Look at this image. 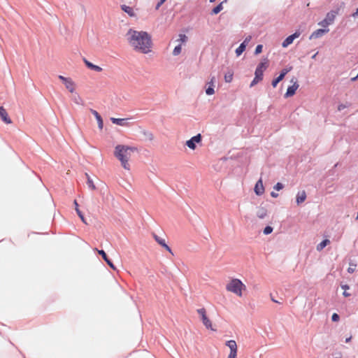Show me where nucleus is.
<instances>
[{
	"label": "nucleus",
	"mask_w": 358,
	"mask_h": 358,
	"mask_svg": "<svg viewBox=\"0 0 358 358\" xmlns=\"http://www.w3.org/2000/svg\"><path fill=\"white\" fill-rule=\"evenodd\" d=\"M99 254L101 255L102 258L104 259V261L106 262V264L113 270H116V268L115 266V265L113 264V262L111 261V259H110L106 253L105 252L104 250H99L98 251Z\"/></svg>",
	"instance_id": "obj_14"
},
{
	"label": "nucleus",
	"mask_w": 358,
	"mask_h": 358,
	"mask_svg": "<svg viewBox=\"0 0 358 358\" xmlns=\"http://www.w3.org/2000/svg\"><path fill=\"white\" fill-rule=\"evenodd\" d=\"M233 75H234V73L232 71H229L227 73H225L224 81L226 83H231L233 80Z\"/></svg>",
	"instance_id": "obj_31"
},
{
	"label": "nucleus",
	"mask_w": 358,
	"mask_h": 358,
	"mask_svg": "<svg viewBox=\"0 0 358 358\" xmlns=\"http://www.w3.org/2000/svg\"><path fill=\"white\" fill-rule=\"evenodd\" d=\"M254 191L257 196H261L264 192V187L262 178H260L255 184Z\"/></svg>",
	"instance_id": "obj_12"
},
{
	"label": "nucleus",
	"mask_w": 358,
	"mask_h": 358,
	"mask_svg": "<svg viewBox=\"0 0 358 358\" xmlns=\"http://www.w3.org/2000/svg\"><path fill=\"white\" fill-rule=\"evenodd\" d=\"M90 112L94 115L96 120H97L99 128L100 129H102L103 127V119H102L101 116L100 115V114L96 110H95L94 109H90Z\"/></svg>",
	"instance_id": "obj_15"
},
{
	"label": "nucleus",
	"mask_w": 358,
	"mask_h": 358,
	"mask_svg": "<svg viewBox=\"0 0 358 358\" xmlns=\"http://www.w3.org/2000/svg\"><path fill=\"white\" fill-rule=\"evenodd\" d=\"M292 69V66H289L288 68H285L281 70L280 72L279 76H281V77L284 79L285 76Z\"/></svg>",
	"instance_id": "obj_33"
},
{
	"label": "nucleus",
	"mask_w": 358,
	"mask_h": 358,
	"mask_svg": "<svg viewBox=\"0 0 358 358\" xmlns=\"http://www.w3.org/2000/svg\"><path fill=\"white\" fill-rule=\"evenodd\" d=\"M341 288H342L343 289H344V291H346L347 289H350L349 285H347V284L341 285Z\"/></svg>",
	"instance_id": "obj_47"
},
{
	"label": "nucleus",
	"mask_w": 358,
	"mask_h": 358,
	"mask_svg": "<svg viewBox=\"0 0 358 358\" xmlns=\"http://www.w3.org/2000/svg\"><path fill=\"white\" fill-rule=\"evenodd\" d=\"M329 243V239H324L317 245V250L318 251L323 250Z\"/></svg>",
	"instance_id": "obj_29"
},
{
	"label": "nucleus",
	"mask_w": 358,
	"mask_h": 358,
	"mask_svg": "<svg viewBox=\"0 0 358 358\" xmlns=\"http://www.w3.org/2000/svg\"><path fill=\"white\" fill-rule=\"evenodd\" d=\"M236 356H237V352H234L233 350V352H230V353L228 356V358H236Z\"/></svg>",
	"instance_id": "obj_44"
},
{
	"label": "nucleus",
	"mask_w": 358,
	"mask_h": 358,
	"mask_svg": "<svg viewBox=\"0 0 358 358\" xmlns=\"http://www.w3.org/2000/svg\"><path fill=\"white\" fill-rule=\"evenodd\" d=\"M268 66V60L267 58H264L261 61V62L257 65L255 70H259L260 72L264 73V71L267 69Z\"/></svg>",
	"instance_id": "obj_16"
},
{
	"label": "nucleus",
	"mask_w": 358,
	"mask_h": 358,
	"mask_svg": "<svg viewBox=\"0 0 358 358\" xmlns=\"http://www.w3.org/2000/svg\"><path fill=\"white\" fill-rule=\"evenodd\" d=\"M202 141V136L198 134L192 136L190 139L186 141L185 145L190 149L194 150L196 148V143H199Z\"/></svg>",
	"instance_id": "obj_6"
},
{
	"label": "nucleus",
	"mask_w": 358,
	"mask_h": 358,
	"mask_svg": "<svg viewBox=\"0 0 358 358\" xmlns=\"http://www.w3.org/2000/svg\"><path fill=\"white\" fill-rule=\"evenodd\" d=\"M343 295L345 296V297H348V296H350V294L349 292L346 291H344L343 293Z\"/></svg>",
	"instance_id": "obj_50"
},
{
	"label": "nucleus",
	"mask_w": 358,
	"mask_h": 358,
	"mask_svg": "<svg viewBox=\"0 0 358 358\" xmlns=\"http://www.w3.org/2000/svg\"><path fill=\"white\" fill-rule=\"evenodd\" d=\"M111 122L113 124H115L117 125L123 126L125 124L126 121L127 119L125 118H115V117H111L110 118Z\"/></svg>",
	"instance_id": "obj_25"
},
{
	"label": "nucleus",
	"mask_w": 358,
	"mask_h": 358,
	"mask_svg": "<svg viewBox=\"0 0 358 358\" xmlns=\"http://www.w3.org/2000/svg\"><path fill=\"white\" fill-rule=\"evenodd\" d=\"M181 50H182V47H181V45L179 44V45H176L175 47V48L173 49V55L174 56H177V55H178L181 52Z\"/></svg>",
	"instance_id": "obj_36"
},
{
	"label": "nucleus",
	"mask_w": 358,
	"mask_h": 358,
	"mask_svg": "<svg viewBox=\"0 0 358 358\" xmlns=\"http://www.w3.org/2000/svg\"><path fill=\"white\" fill-rule=\"evenodd\" d=\"M153 237L157 243H158L162 248L173 255L171 248L166 244L165 240L155 234H153Z\"/></svg>",
	"instance_id": "obj_9"
},
{
	"label": "nucleus",
	"mask_w": 358,
	"mask_h": 358,
	"mask_svg": "<svg viewBox=\"0 0 358 358\" xmlns=\"http://www.w3.org/2000/svg\"><path fill=\"white\" fill-rule=\"evenodd\" d=\"M223 2L224 1L220 3L215 7H214L212 9V10H211L210 14L211 15H217V14H218L223 9V6H222Z\"/></svg>",
	"instance_id": "obj_27"
},
{
	"label": "nucleus",
	"mask_w": 358,
	"mask_h": 358,
	"mask_svg": "<svg viewBox=\"0 0 358 358\" xmlns=\"http://www.w3.org/2000/svg\"><path fill=\"white\" fill-rule=\"evenodd\" d=\"M215 1V0H210V3H213V2H214Z\"/></svg>",
	"instance_id": "obj_56"
},
{
	"label": "nucleus",
	"mask_w": 358,
	"mask_h": 358,
	"mask_svg": "<svg viewBox=\"0 0 358 358\" xmlns=\"http://www.w3.org/2000/svg\"><path fill=\"white\" fill-rule=\"evenodd\" d=\"M197 313L201 316V319L202 320V322H203V325L207 329H211L213 331H215V329H214L212 327V323H211L210 320L208 319V317L206 315V309L204 308H199V309L197 310Z\"/></svg>",
	"instance_id": "obj_5"
},
{
	"label": "nucleus",
	"mask_w": 358,
	"mask_h": 358,
	"mask_svg": "<svg viewBox=\"0 0 358 358\" xmlns=\"http://www.w3.org/2000/svg\"><path fill=\"white\" fill-rule=\"evenodd\" d=\"M263 45L262 44H259L256 46L255 50V55H259L262 52Z\"/></svg>",
	"instance_id": "obj_39"
},
{
	"label": "nucleus",
	"mask_w": 358,
	"mask_h": 358,
	"mask_svg": "<svg viewBox=\"0 0 358 358\" xmlns=\"http://www.w3.org/2000/svg\"><path fill=\"white\" fill-rule=\"evenodd\" d=\"M178 36V41L180 43H185L187 41V36L184 34H180Z\"/></svg>",
	"instance_id": "obj_38"
},
{
	"label": "nucleus",
	"mask_w": 358,
	"mask_h": 358,
	"mask_svg": "<svg viewBox=\"0 0 358 358\" xmlns=\"http://www.w3.org/2000/svg\"><path fill=\"white\" fill-rule=\"evenodd\" d=\"M121 7V9L124 12L126 13L130 17H134L136 15L134 11V9L129 6H127V5H121L120 6Z\"/></svg>",
	"instance_id": "obj_19"
},
{
	"label": "nucleus",
	"mask_w": 358,
	"mask_h": 358,
	"mask_svg": "<svg viewBox=\"0 0 358 358\" xmlns=\"http://www.w3.org/2000/svg\"><path fill=\"white\" fill-rule=\"evenodd\" d=\"M335 358H341V357H335Z\"/></svg>",
	"instance_id": "obj_57"
},
{
	"label": "nucleus",
	"mask_w": 358,
	"mask_h": 358,
	"mask_svg": "<svg viewBox=\"0 0 358 358\" xmlns=\"http://www.w3.org/2000/svg\"><path fill=\"white\" fill-rule=\"evenodd\" d=\"M137 150L135 147H130L127 145H117L115 148V156L121 162V164L124 169L129 170V165L128 164V157L130 152Z\"/></svg>",
	"instance_id": "obj_2"
},
{
	"label": "nucleus",
	"mask_w": 358,
	"mask_h": 358,
	"mask_svg": "<svg viewBox=\"0 0 358 358\" xmlns=\"http://www.w3.org/2000/svg\"><path fill=\"white\" fill-rule=\"evenodd\" d=\"M282 80L283 78L281 77V76H278V77L275 78L271 82L272 87L273 88L276 87L278 84Z\"/></svg>",
	"instance_id": "obj_32"
},
{
	"label": "nucleus",
	"mask_w": 358,
	"mask_h": 358,
	"mask_svg": "<svg viewBox=\"0 0 358 358\" xmlns=\"http://www.w3.org/2000/svg\"><path fill=\"white\" fill-rule=\"evenodd\" d=\"M73 203L75 205V210H76V213L78 214V217L80 218V220H82L83 222H84L85 224H87V222H86L85 217H84L83 213L79 209V205H78L77 201L74 200Z\"/></svg>",
	"instance_id": "obj_20"
},
{
	"label": "nucleus",
	"mask_w": 358,
	"mask_h": 358,
	"mask_svg": "<svg viewBox=\"0 0 358 358\" xmlns=\"http://www.w3.org/2000/svg\"><path fill=\"white\" fill-rule=\"evenodd\" d=\"M271 196L273 198H277L278 196V194L275 192H271Z\"/></svg>",
	"instance_id": "obj_48"
},
{
	"label": "nucleus",
	"mask_w": 358,
	"mask_h": 358,
	"mask_svg": "<svg viewBox=\"0 0 358 358\" xmlns=\"http://www.w3.org/2000/svg\"><path fill=\"white\" fill-rule=\"evenodd\" d=\"M329 31V29L328 28H323V29H318L315 31H314L311 35L310 36L309 38H318L322 36L326 33H328Z\"/></svg>",
	"instance_id": "obj_10"
},
{
	"label": "nucleus",
	"mask_w": 358,
	"mask_h": 358,
	"mask_svg": "<svg viewBox=\"0 0 358 358\" xmlns=\"http://www.w3.org/2000/svg\"><path fill=\"white\" fill-rule=\"evenodd\" d=\"M352 16L353 17H358V8L356 9L355 12V13H353L352 14Z\"/></svg>",
	"instance_id": "obj_49"
},
{
	"label": "nucleus",
	"mask_w": 358,
	"mask_h": 358,
	"mask_svg": "<svg viewBox=\"0 0 358 358\" xmlns=\"http://www.w3.org/2000/svg\"><path fill=\"white\" fill-rule=\"evenodd\" d=\"M338 165V163H336L335 165H334V168L337 167Z\"/></svg>",
	"instance_id": "obj_55"
},
{
	"label": "nucleus",
	"mask_w": 358,
	"mask_h": 358,
	"mask_svg": "<svg viewBox=\"0 0 358 358\" xmlns=\"http://www.w3.org/2000/svg\"><path fill=\"white\" fill-rule=\"evenodd\" d=\"M71 100L76 103V104H78V105H81V106H83L84 105V101L83 100V99L80 97V96L76 93V92H73V95H72V97H71Z\"/></svg>",
	"instance_id": "obj_21"
},
{
	"label": "nucleus",
	"mask_w": 358,
	"mask_h": 358,
	"mask_svg": "<svg viewBox=\"0 0 358 358\" xmlns=\"http://www.w3.org/2000/svg\"><path fill=\"white\" fill-rule=\"evenodd\" d=\"M226 345L229 348L230 352H237V344L234 340H230L226 342Z\"/></svg>",
	"instance_id": "obj_23"
},
{
	"label": "nucleus",
	"mask_w": 358,
	"mask_h": 358,
	"mask_svg": "<svg viewBox=\"0 0 358 358\" xmlns=\"http://www.w3.org/2000/svg\"><path fill=\"white\" fill-rule=\"evenodd\" d=\"M339 320H340L339 315L336 313H333V315H331V320L333 322H338Z\"/></svg>",
	"instance_id": "obj_42"
},
{
	"label": "nucleus",
	"mask_w": 358,
	"mask_h": 358,
	"mask_svg": "<svg viewBox=\"0 0 358 358\" xmlns=\"http://www.w3.org/2000/svg\"><path fill=\"white\" fill-rule=\"evenodd\" d=\"M300 36L299 31H295L294 34L288 36L282 43V46L283 48H287L290 44H292L294 40L298 38Z\"/></svg>",
	"instance_id": "obj_8"
},
{
	"label": "nucleus",
	"mask_w": 358,
	"mask_h": 358,
	"mask_svg": "<svg viewBox=\"0 0 358 358\" xmlns=\"http://www.w3.org/2000/svg\"><path fill=\"white\" fill-rule=\"evenodd\" d=\"M306 199V193L304 190L299 192L296 196V202L297 205L302 203Z\"/></svg>",
	"instance_id": "obj_18"
},
{
	"label": "nucleus",
	"mask_w": 358,
	"mask_h": 358,
	"mask_svg": "<svg viewBox=\"0 0 358 358\" xmlns=\"http://www.w3.org/2000/svg\"><path fill=\"white\" fill-rule=\"evenodd\" d=\"M127 36L129 44L136 51L143 54L149 53L151 51L152 39L147 31H136L130 29Z\"/></svg>",
	"instance_id": "obj_1"
},
{
	"label": "nucleus",
	"mask_w": 358,
	"mask_h": 358,
	"mask_svg": "<svg viewBox=\"0 0 358 358\" xmlns=\"http://www.w3.org/2000/svg\"><path fill=\"white\" fill-rule=\"evenodd\" d=\"M358 80V74H357L356 76H355V77L352 78L350 79V81H351V82H355V81H356V80Z\"/></svg>",
	"instance_id": "obj_51"
},
{
	"label": "nucleus",
	"mask_w": 358,
	"mask_h": 358,
	"mask_svg": "<svg viewBox=\"0 0 358 358\" xmlns=\"http://www.w3.org/2000/svg\"><path fill=\"white\" fill-rule=\"evenodd\" d=\"M271 300H272V301H273L274 303H281V302H280V301H278V299H273V297H271Z\"/></svg>",
	"instance_id": "obj_52"
},
{
	"label": "nucleus",
	"mask_w": 358,
	"mask_h": 358,
	"mask_svg": "<svg viewBox=\"0 0 358 358\" xmlns=\"http://www.w3.org/2000/svg\"><path fill=\"white\" fill-rule=\"evenodd\" d=\"M283 187H284L283 184H282V183H281V182H277V183L274 185L273 189H274L275 190H276V191H280V190L282 189H283Z\"/></svg>",
	"instance_id": "obj_40"
},
{
	"label": "nucleus",
	"mask_w": 358,
	"mask_h": 358,
	"mask_svg": "<svg viewBox=\"0 0 358 358\" xmlns=\"http://www.w3.org/2000/svg\"><path fill=\"white\" fill-rule=\"evenodd\" d=\"M263 76H264V73L260 72L259 70H255V78L250 83V87H252L255 86V85H257L259 82L262 80Z\"/></svg>",
	"instance_id": "obj_11"
},
{
	"label": "nucleus",
	"mask_w": 358,
	"mask_h": 358,
	"mask_svg": "<svg viewBox=\"0 0 358 358\" xmlns=\"http://www.w3.org/2000/svg\"><path fill=\"white\" fill-rule=\"evenodd\" d=\"M215 80V77H213L211 79L210 85L206 89V93L207 95H213L215 93L214 90V85H213V80Z\"/></svg>",
	"instance_id": "obj_24"
},
{
	"label": "nucleus",
	"mask_w": 358,
	"mask_h": 358,
	"mask_svg": "<svg viewBox=\"0 0 358 358\" xmlns=\"http://www.w3.org/2000/svg\"><path fill=\"white\" fill-rule=\"evenodd\" d=\"M350 104L349 103H340L338 106V110L339 111H341L343 110V109L348 108Z\"/></svg>",
	"instance_id": "obj_41"
},
{
	"label": "nucleus",
	"mask_w": 358,
	"mask_h": 358,
	"mask_svg": "<svg viewBox=\"0 0 358 358\" xmlns=\"http://www.w3.org/2000/svg\"><path fill=\"white\" fill-rule=\"evenodd\" d=\"M246 286L238 278L232 279L226 286V289L238 296H242V290L245 289Z\"/></svg>",
	"instance_id": "obj_3"
},
{
	"label": "nucleus",
	"mask_w": 358,
	"mask_h": 358,
	"mask_svg": "<svg viewBox=\"0 0 358 358\" xmlns=\"http://www.w3.org/2000/svg\"><path fill=\"white\" fill-rule=\"evenodd\" d=\"M245 44L241 43L240 45L236 49L235 52L237 57H239L245 50Z\"/></svg>",
	"instance_id": "obj_28"
},
{
	"label": "nucleus",
	"mask_w": 358,
	"mask_h": 358,
	"mask_svg": "<svg viewBox=\"0 0 358 358\" xmlns=\"http://www.w3.org/2000/svg\"><path fill=\"white\" fill-rule=\"evenodd\" d=\"M64 85H65L66 88L71 93H73L74 92V90H75V89H74L75 83H74V82L72 80V79L71 78H69L68 81L64 83Z\"/></svg>",
	"instance_id": "obj_22"
},
{
	"label": "nucleus",
	"mask_w": 358,
	"mask_h": 358,
	"mask_svg": "<svg viewBox=\"0 0 358 358\" xmlns=\"http://www.w3.org/2000/svg\"><path fill=\"white\" fill-rule=\"evenodd\" d=\"M351 339H352V336H350V337L347 338L345 339V343H348V342H350V341H351Z\"/></svg>",
	"instance_id": "obj_53"
},
{
	"label": "nucleus",
	"mask_w": 358,
	"mask_h": 358,
	"mask_svg": "<svg viewBox=\"0 0 358 358\" xmlns=\"http://www.w3.org/2000/svg\"><path fill=\"white\" fill-rule=\"evenodd\" d=\"M85 176L87 178V185L88 187L92 190H94L96 189V186L94 185L92 179L90 178L88 173H86Z\"/></svg>",
	"instance_id": "obj_26"
},
{
	"label": "nucleus",
	"mask_w": 358,
	"mask_h": 358,
	"mask_svg": "<svg viewBox=\"0 0 358 358\" xmlns=\"http://www.w3.org/2000/svg\"><path fill=\"white\" fill-rule=\"evenodd\" d=\"M349 264H350V266L348 268V272L349 273H353L355 271V270H356L357 264H355L352 262H350L349 263Z\"/></svg>",
	"instance_id": "obj_34"
},
{
	"label": "nucleus",
	"mask_w": 358,
	"mask_h": 358,
	"mask_svg": "<svg viewBox=\"0 0 358 358\" xmlns=\"http://www.w3.org/2000/svg\"><path fill=\"white\" fill-rule=\"evenodd\" d=\"M224 1H227V0H224Z\"/></svg>",
	"instance_id": "obj_58"
},
{
	"label": "nucleus",
	"mask_w": 358,
	"mask_h": 358,
	"mask_svg": "<svg viewBox=\"0 0 358 358\" xmlns=\"http://www.w3.org/2000/svg\"><path fill=\"white\" fill-rule=\"evenodd\" d=\"M0 117L3 122L6 124H10L12 122L6 109L1 106H0Z\"/></svg>",
	"instance_id": "obj_13"
},
{
	"label": "nucleus",
	"mask_w": 358,
	"mask_h": 358,
	"mask_svg": "<svg viewBox=\"0 0 358 358\" xmlns=\"http://www.w3.org/2000/svg\"><path fill=\"white\" fill-rule=\"evenodd\" d=\"M266 214H267L266 210L262 208L258 210V212L257 213V216L259 219H264L266 216Z\"/></svg>",
	"instance_id": "obj_30"
},
{
	"label": "nucleus",
	"mask_w": 358,
	"mask_h": 358,
	"mask_svg": "<svg viewBox=\"0 0 358 358\" xmlns=\"http://www.w3.org/2000/svg\"><path fill=\"white\" fill-rule=\"evenodd\" d=\"M251 39H252V36H248L241 43L245 44V47H247L248 44L250 43Z\"/></svg>",
	"instance_id": "obj_43"
},
{
	"label": "nucleus",
	"mask_w": 358,
	"mask_h": 358,
	"mask_svg": "<svg viewBox=\"0 0 358 358\" xmlns=\"http://www.w3.org/2000/svg\"><path fill=\"white\" fill-rule=\"evenodd\" d=\"M143 134L147 140L152 141L153 134L149 131H143Z\"/></svg>",
	"instance_id": "obj_35"
},
{
	"label": "nucleus",
	"mask_w": 358,
	"mask_h": 358,
	"mask_svg": "<svg viewBox=\"0 0 358 358\" xmlns=\"http://www.w3.org/2000/svg\"><path fill=\"white\" fill-rule=\"evenodd\" d=\"M166 0H160L156 5L155 9L158 10L159 7L166 1Z\"/></svg>",
	"instance_id": "obj_45"
},
{
	"label": "nucleus",
	"mask_w": 358,
	"mask_h": 358,
	"mask_svg": "<svg viewBox=\"0 0 358 358\" xmlns=\"http://www.w3.org/2000/svg\"><path fill=\"white\" fill-rule=\"evenodd\" d=\"M336 12L331 10L329 12L326 17L318 23V24L322 27L327 28L329 24H332L336 18Z\"/></svg>",
	"instance_id": "obj_4"
},
{
	"label": "nucleus",
	"mask_w": 358,
	"mask_h": 358,
	"mask_svg": "<svg viewBox=\"0 0 358 358\" xmlns=\"http://www.w3.org/2000/svg\"><path fill=\"white\" fill-rule=\"evenodd\" d=\"M318 52H316L315 54H314L313 56H312V59H315L317 55Z\"/></svg>",
	"instance_id": "obj_54"
},
{
	"label": "nucleus",
	"mask_w": 358,
	"mask_h": 358,
	"mask_svg": "<svg viewBox=\"0 0 358 358\" xmlns=\"http://www.w3.org/2000/svg\"><path fill=\"white\" fill-rule=\"evenodd\" d=\"M83 61H84L85 65L90 69L94 70V71H95L96 72H100V71H102V68L101 67H100L99 66H97V65H95V64H92V62H90L88 60H87L85 58L83 59Z\"/></svg>",
	"instance_id": "obj_17"
},
{
	"label": "nucleus",
	"mask_w": 358,
	"mask_h": 358,
	"mask_svg": "<svg viewBox=\"0 0 358 358\" xmlns=\"http://www.w3.org/2000/svg\"><path fill=\"white\" fill-rule=\"evenodd\" d=\"M58 78H59L60 80H62L63 83H66V81H68V79H69V78H66V77H64V76H63L59 75V76H58Z\"/></svg>",
	"instance_id": "obj_46"
},
{
	"label": "nucleus",
	"mask_w": 358,
	"mask_h": 358,
	"mask_svg": "<svg viewBox=\"0 0 358 358\" xmlns=\"http://www.w3.org/2000/svg\"><path fill=\"white\" fill-rule=\"evenodd\" d=\"M291 82L293 83V85L288 87L287 92L284 94L285 98H288V97L294 96L296 93V90L299 87L297 81L296 80L294 81V78H292L291 80Z\"/></svg>",
	"instance_id": "obj_7"
},
{
	"label": "nucleus",
	"mask_w": 358,
	"mask_h": 358,
	"mask_svg": "<svg viewBox=\"0 0 358 358\" xmlns=\"http://www.w3.org/2000/svg\"><path fill=\"white\" fill-rule=\"evenodd\" d=\"M273 228L271 226H266L263 231L264 234L268 235L273 232Z\"/></svg>",
	"instance_id": "obj_37"
}]
</instances>
